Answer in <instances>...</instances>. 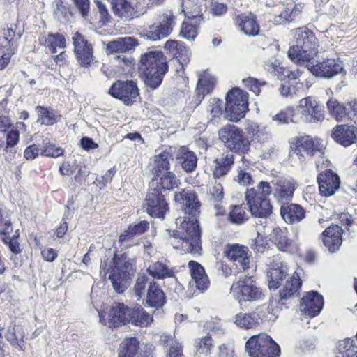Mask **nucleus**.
<instances>
[{"instance_id": "24", "label": "nucleus", "mask_w": 357, "mask_h": 357, "mask_svg": "<svg viewBox=\"0 0 357 357\" xmlns=\"http://www.w3.org/2000/svg\"><path fill=\"white\" fill-rule=\"evenodd\" d=\"M173 160L172 155L167 151H162L158 155H155L152 174L153 178L150 183V188H155L158 183V176L167 172L169 170V161Z\"/></svg>"}, {"instance_id": "19", "label": "nucleus", "mask_w": 357, "mask_h": 357, "mask_svg": "<svg viewBox=\"0 0 357 357\" xmlns=\"http://www.w3.org/2000/svg\"><path fill=\"white\" fill-rule=\"evenodd\" d=\"M343 230L337 225L328 227L321 234V238L324 246L334 252L339 250L342 243Z\"/></svg>"}, {"instance_id": "55", "label": "nucleus", "mask_w": 357, "mask_h": 357, "mask_svg": "<svg viewBox=\"0 0 357 357\" xmlns=\"http://www.w3.org/2000/svg\"><path fill=\"white\" fill-rule=\"evenodd\" d=\"M222 108L223 102L222 100L213 98L209 100L206 109L211 116V121L217 122V120L223 114Z\"/></svg>"}, {"instance_id": "5", "label": "nucleus", "mask_w": 357, "mask_h": 357, "mask_svg": "<svg viewBox=\"0 0 357 357\" xmlns=\"http://www.w3.org/2000/svg\"><path fill=\"white\" fill-rule=\"evenodd\" d=\"M307 28H300L297 30L296 45L291 46L288 51L289 58L296 62L301 66H305L312 72V32L307 31Z\"/></svg>"}, {"instance_id": "64", "label": "nucleus", "mask_w": 357, "mask_h": 357, "mask_svg": "<svg viewBox=\"0 0 357 357\" xmlns=\"http://www.w3.org/2000/svg\"><path fill=\"white\" fill-rule=\"evenodd\" d=\"M13 231L10 219L3 217V209L0 207V235H6Z\"/></svg>"}, {"instance_id": "42", "label": "nucleus", "mask_w": 357, "mask_h": 357, "mask_svg": "<svg viewBox=\"0 0 357 357\" xmlns=\"http://www.w3.org/2000/svg\"><path fill=\"white\" fill-rule=\"evenodd\" d=\"M272 231L274 234V242L279 250L287 252L297 250L296 243L289 239L286 231L280 228H275Z\"/></svg>"}, {"instance_id": "9", "label": "nucleus", "mask_w": 357, "mask_h": 357, "mask_svg": "<svg viewBox=\"0 0 357 357\" xmlns=\"http://www.w3.org/2000/svg\"><path fill=\"white\" fill-rule=\"evenodd\" d=\"M113 264L109 278L114 289L118 293H123L127 289L130 276L135 271L134 260L119 259L114 261Z\"/></svg>"}, {"instance_id": "62", "label": "nucleus", "mask_w": 357, "mask_h": 357, "mask_svg": "<svg viewBox=\"0 0 357 357\" xmlns=\"http://www.w3.org/2000/svg\"><path fill=\"white\" fill-rule=\"evenodd\" d=\"M208 197L213 204H220L224 198L222 185L220 183H215L209 189Z\"/></svg>"}, {"instance_id": "35", "label": "nucleus", "mask_w": 357, "mask_h": 357, "mask_svg": "<svg viewBox=\"0 0 357 357\" xmlns=\"http://www.w3.org/2000/svg\"><path fill=\"white\" fill-rule=\"evenodd\" d=\"M159 342L166 347V357H183V347L175 339L174 335L162 333Z\"/></svg>"}, {"instance_id": "15", "label": "nucleus", "mask_w": 357, "mask_h": 357, "mask_svg": "<svg viewBox=\"0 0 357 357\" xmlns=\"http://www.w3.org/2000/svg\"><path fill=\"white\" fill-rule=\"evenodd\" d=\"M147 213L152 217L164 218L168 211V204L160 189L151 188L144 201Z\"/></svg>"}, {"instance_id": "33", "label": "nucleus", "mask_w": 357, "mask_h": 357, "mask_svg": "<svg viewBox=\"0 0 357 357\" xmlns=\"http://www.w3.org/2000/svg\"><path fill=\"white\" fill-rule=\"evenodd\" d=\"M176 159L182 169L186 172H193L197 167V157L196 154L185 146L179 149L176 154Z\"/></svg>"}, {"instance_id": "47", "label": "nucleus", "mask_w": 357, "mask_h": 357, "mask_svg": "<svg viewBox=\"0 0 357 357\" xmlns=\"http://www.w3.org/2000/svg\"><path fill=\"white\" fill-rule=\"evenodd\" d=\"M147 271L151 276L156 279L175 277L174 272L172 268H168L165 264L159 261L150 266Z\"/></svg>"}, {"instance_id": "13", "label": "nucleus", "mask_w": 357, "mask_h": 357, "mask_svg": "<svg viewBox=\"0 0 357 357\" xmlns=\"http://www.w3.org/2000/svg\"><path fill=\"white\" fill-rule=\"evenodd\" d=\"M20 37V33H16L12 27L4 29L0 35V70L4 69L10 63L17 48L16 40Z\"/></svg>"}, {"instance_id": "16", "label": "nucleus", "mask_w": 357, "mask_h": 357, "mask_svg": "<svg viewBox=\"0 0 357 357\" xmlns=\"http://www.w3.org/2000/svg\"><path fill=\"white\" fill-rule=\"evenodd\" d=\"M319 194L323 197L333 195L340 187V176L331 169L321 171L317 177Z\"/></svg>"}, {"instance_id": "11", "label": "nucleus", "mask_w": 357, "mask_h": 357, "mask_svg": "<svg viewBox=\"0 0 357 357\" xmlns=\"http://www.w3.org/2000/svg\"><path fill=\"white\" fill-rule=\"evenodd\" d=\"M176 25V17L172 12L167 11L159 16V24H153L144 31L145 36L153 41L167 37Z\"/></svg>"}, {"instance_id": "53", "label": "nucleus", "mask_w": 357, "mask_h": 357, "mask_svg": "<svg viewBox=\"0 0 357 357\" xmlns=\"http://www.w3.org/2000/svg\"><path fill=\"white\" fill-rule=\"evenodd\" d=\"M149 280L147 275L140 274L138 275L136 282L132 289V295L137 300H140L147 293Z\"/></svg>"}, {"instance_id": "29", "label": "nucleus", "mask_w": 357, "mask_h": 357, "mask_svg": "<svg viewBox=\"0 0 357 357\" xmlns=\"http://www.w3.org/2000/svg\"><path fill=\"white\" fill-rule=\"evenodd\" d=\"M145 301L147 305L156 308L163 306L166 302L163 291L153 280L149 283Z\"/></svg>"}, {"instance_id": "26", "label": "nucleus", "mask_w": 357, "mask_h": 357, "mask_svg": "<svg viewBox=\"0 0 357 357\" xmlns=\"http://www.w3.org/2000/svg\"><path fill=\"white\" fill-rule=\"evenodd\" d=\"M255 172L250 161L243 156L241 158V165H238L237 167V173L234 176V180L241 185H251L255 183Z\"/></svg>"}, {"instance_id": "2", "label": "nucleus", "mask_w": 357, "mask_h": 357, "mask_svg": "<svg viewBox=\"0 0 357 357\" xmlns=\"http://www.w3.org/2000/svg\"><path fill=\"white\" fill-rule=\"evenodd\" d=\"M100 322L109 328L118 327L126 323L141 327L149 325L152 317L139 305L128 306L121 303H115L107 314L99 313Z\"/></svg>"}, {"instance_id": "39", "label": "nucleus", "mask_w": 357, "mask_h": 357, "mask_svg": "<svg viewBox=\"0 0 357 357\" xmlns=\"http://www.w3.org/2000/svg\"><path fill=\"white\" fill-rule=\"evenodd\" d=\"M301 287L300 273L296 271L293 275L286 281L283 288L280 291L281 300H287L296 295Z\"/></svg>"}, {"instance_id": "46", "label": "nucleus", "mask_w": 357, "mask_h": 357, "mask_svg": "<svg viewBox=\"0 0 357 357\" xmlns=\"http://www.w3.org/2000/svg\"><path fill=\"white\" fill-rule=\"evenodd\" d=\"M300 120L311 122L312 120V97L307 96L300 100L297 106Z\"/></svg>"}, {"instance_id": "40", "label": "nucleus", "mask_w": 357, "mask_h": 357, "mask_svg": "<svg viewBox=\"0 0 357 357\" xmlns=\"http://www.w3.org/2000/svg\"><path fill=\"white\" fill-rule=\"evenodd\" d=\"M206 0H183L182 8L186 17L191 20L203 19L202 7Z\"/></svg>"}, {"instance_id": "3", "label": "nucleus", "mask_w": 357, "mask_h": 357, "mask_svg": "<svg viewBox=\"0 0 357 357\" xmlns=\"http://www.w3.org/2000/svg\"><path fill=\"white\" fill-rule=\"evenodd\" d=\"M139 70L144 75L145 84L155 89L161 84L168 66L162 52L151 51L142 56Z\"/></svg>"}, {"instance_id": "4", "label": "nucleus", "mask_w": 357, "mask_h": 357, "mask_svg": "<svg viewBox=\"0 0 357 357\" xmlns=\"http://www.w3.org/2000/svg\"><path fill=\"white\" fill-rule=\"evenodd\" d=\"M271 192L272 188L266 181H260L257 188H252L246 190L245 199L253 216L266 218L271 214L273 206L267 198Z\"/></svg>"}, {"instance_id": "1", "label": "nucleus", "mask_w": 357, "mask_h": 357, "mask_svg": "<svg viewBox=\"0 0 357 357\" xmlns=\"http://www.w3.org/2000/svg\"><path fill=\"white\" fill-rule=\"evenodd\" d=\"M174 199L176 203L183 206L185 218L179 227V230H167L170 236L180 240L179 246L184 250L192 254L199 253L201 250L200 230L197 224L200 204L197 197L191 190L175 192ZM176 248L178 245L176 246Z\"/></svg>"}, {"instance_id": "7", "label": "nucleus", "mask_w": 357, "mask_h": 357, "mask_svg": "<svg viewBox=\"0 0 357 357\" xmlns=\"http://www.w3.org/2000/svg\"><path fill=\"white\" fill-rule=\"evenodd\" d=\"M218 135L229 152L244 155L250 151V141L238 128L231 125L226 126L219 130Z\"/></svg>"}, {"instance_id": "30", "label": "nucleus", "mask_w": 357, "mask_h": 357, "mask_svg": "<svg viewBox=\"0 0 357 357\" xmlns=\"http://www.w3.org/2000/svg\"><path fill=\"white\" fill-rule=\"evenodd\" d=\"M245 130L252 141L265 143L271 138V134L266 127L251 121H246Z\"/></svg>"}, {"instance_id": "48", "label": "nucleus", "mask_w": 357, "mask_h": 357, "mask_svg": "<svg viewBox=\"0 0 357 357\" xmlns=\"http://www.w3.org/2000/svg\"><path fill=\"white\" fill-rule=\"evenodd\" d=\"M24 333L20 326H10L6 334V340L15 347L22 350Z\"/></svg>"}, {"instance_id": "44", "label": "nucleus", "mask_w": 357, "mask_h": 357, "mask_svg": "<svg viewBox=\"0 0 357 357\" xmlns=\"http://www.w3.org/2000/svg\"><path fill=\"white\" fill-rule=\"evenodd\" d=\"M36 112L38 116L36 122L43 125L51 126L61 119V115L51 108L37 106Z\"/></svg>"}, {"instance_id": "8", "label": "nucleus", "mask_w": 357, "mask_h": 357, "mask_svg": "<svg viewBox=\"0 0 357 357\" xmlns=\"http://www.w3.org/2000/svg\"><path fill=\"white\" fill-rule=\"evenodd\" d=\"M230 293L238 302L261 301L264 297L263 291L257 285L251 277L241 275L238 281L234 282Z\"/></svg>"}, {"instance_id": "56", "label": "nucleus", "mask_w": 357, "mask_h": 357, "mask_svg": "<svg viewBox=\"0 0 357 357\" xmlns=\"http://www.w3.org/2000/svg\"><path fill=\"white\" fill-rule=\"evenodd\" d=\"M337 357H357V345L353 340L347 338L342 341Z\"/></svg>"}, {"instance_id": "37", "label": "nucleus", "mask_w": 357, "mask_h": 357, "mask_svg": "<svg viewBox=\"0 0 357 357\" xmlns=\"http://www.w3.org/2000/svg\"><path fill=\"white\" fill-rule=\"evenodd\" d=\"M280 214L287 223L301 221L305 216L303 208L298 204H291L280 207Z\"/></svg>"}, {"instance_id": "38", "label": "nucleus", "mask_w": 357, "mask_h": 357, "mask_svg": "<svg viewBox=\"0 0 357 357\" xmlns=\"http://www.w3.org/2000/svg\"><path fill=\"white\" fill-rule=\"evenodd\" d=\"M137 45V40L132 37L119 38L107 43L106 51L107 54L126 52Z\"/></svg>"}, {"instance_id": "32", "label": "nucleus", "mask_w": 357, "mask_h": 357, "mask_svg": "<svg viewBox=\"0 0 357 357\" xmlns=\"http://www.w3.org/2000/svg\"><path fill=\"white\" fill-rule=\"evenodd\" d=\"M342 66L333 59H327L314 65V75L332 77L341 72Z\"/></svg>"}, {"instance_id": "28", "label": "nucleus", "mask_w": 357, "mask_h": 357, "mask_svg": "<svg viewBox=\"0 0 357 357\" xmlns=\"http://www.w3.org/2000/svg\"><path fill=\"white\" fill-rule=\"evenodd\" d=\"M234 162V153L229 151L223 152L214 161L213 174L215 178H220L226 175L231 168Z\"/></svg>"}, {"instance_id": "50", "label": "nucleus", "mask_w": 357, "mask_h": 357, "mask_svg": "<svg viewBox=\"0 0 357 357\" xmlns=\"http://www.w3.org/2000/svg\"><path fill=\"white\" fill-rule=\"evenodd\" d=\"M158 183L155 185L156 189H160V191L163 190H172L178 187L179 180L172 172H165L164 174L158 176Z\"/></svg>"}, {"instance_id": "21", "label": "nucleus", "mask_w": 357, "mask_h": 357, "mask_svg": "<svg viewBox=\"0 0 357 357\" xmlns=\"http://www.w3.org/2000/svg\"><path fill=\"white\" fill-rule=\"evenodd\" d=\"M164 48L167 54L176 59L183 66L189 63L191 52L183 43L169 40L165 43Z\"/></svg>"}, {"instance_id": "36", "label": "nucleus", "mask_w": 357, "mask_h": 357, "mask_svg": "<svg viewBox=\"0 0 357 357\" xmlns=\"http://www.w3.org/2000/svg\"><path fill=\"white\" fill-rule=\"evenodd\" d=\"M268 341V335L266 333H259L252 335L245 344V351L250 357L261 356V350L264 344Z\"/></svg>"}, {"instance_id": "22", "label": "nucleus", "mask_w": 357, "mask_h": 357, "mask_svg": "<svg viewBox=\"0 0 357 357\" xmlns=\"http://www.w3.org/2000/svg\"><path fill=\"white\" fill-rule=\"evenodd\" d=\"M287 271V264H283L278 259H273L267 273V277L269 278L268 280L269 289H278L281 281L286 277Z\"/></svg>"}, {"instance_id": "49", "label": "nucleus", "mask_w": 357, "mask_h": 357, "mask_svg": "<svg viewBox=\"0 0 357 357\" xmlns=\"http://www.w3.org/2000/svg\"><path fill=\"white\" fill-rule=\"evenodd\" d=\"M294 152L303 158L305 154L310 158L312 155V138L309 135L299 137L296 141Z\"/></svg>"}, {"instance_id": "52", "label": "nucleus", "mask_w": 357, "mask_h": 357, "mask_svg": "<svg viewBox=\"0 0 357 357\" xmlns=\"http://www.w3.org/2000/svg\"><path fill=\"white\" fill-rule=\"evenodd\" d=\"M52 53L56 52V48H64L66 46V38L64 36L56 33L48 34L42 42Z\"/></svg>"}, {"instance_id": "45", "label": "nucleus", "mask_w": 357, "mask_h": 357, "mask_svg": "<svg viewBox=\"0 0 357 357\" xmlns=\"http://www.w3.org/2000/svg\"><path fill=\"white\" fill-rule=\"evenodd\" d=\"M139 348L136 337L125 338L120 344L119 357H135Z\"/></svg>"}, {"instance_id": "17", "label": "nucleus", "mask_w": 357, "mask_h": 357, "mask_svg": "<svg viewBox=\"0 0 357 357\" xmlns=\"http://www.w3.org/2000/svg\"><path fill=\"white\" fill-rule=\"evenodd\" d=\"M72 40L76 59L82 66L87 67L93 60L91 44L79 32L74 33Z\"/></svg>"}, {"instance_id": "60", "label": "nucleus", "mask_w": 357, "mask_h": 357, "mask_svg": "<svg viewBox=\"0 0 357 357\" xmlns=\"http://www.w3.org/2000/svg\"><path fill=\"white\" fill-rule=\"evenodd\" d=\"M266 344H264L261 352V356L257 357H279L280 355V348L278 344H276L273 340L268 336V341Z\"/></svg>"}, {"instance_id": "10", "label": "nucleus", "mask_w": 357, "mask_h": 357, "mask_svg": "<svg viewBox=\"0 0 357 357\" xmlns=\"http://www.w3.org/2000/svg\"><path fill=\"white\" fill-rule=\"evenodd\" d=\"M111 8L114 15L121 20L131 21L146 13V8L140 2L130 0H111Z\"/></svg>"}, {"instance_id": "43", "label": "nucleus", "mask_w": 357, "mask_h": 357, "mask_svg": "<svg viewBox=\"0 0 357 357\" xmlns=\"http://www.w3.org/2000/svg\"><path fill=\"white\" fill-rule=\"evenodd\" d=\"M301 321L303 326H308L312 318V291H309L300 303Z\"/></svg>"}, {"instance_id": "51", "label": "nucleus", "mask_w": 357, "mask_h": 357, "mask_svg": "<svg viewBox=\"0 0 357 357\" xmlns=\"http://www.w3.org/2000/svg\"><path fill=\"white\" fill-rule=\"evenodd\" d=\"M215 79L211 77L204 75L199 77L196 89L197 96L199 102L204 98L206 94L208 93L213 89Z\"/></svg>"}, {"instance_id": "41", "label": "nucleus", "mask_w": 357, "mask_h": 357, "mask_svg": "<svg viewBox=\"0 0 357 357\" xmlns=\"http://www.w3.org/2000/svg\"><path fill=\"white\" fill-rule=\"evenodd\" d=\"M259 308H256L252 312H240L234 317V324L241 328H252L259 324V319H261L258 313Z\"/></svg>"}, {"instance_id": "61", "label": "nucleus", "mask_w": 357, "mask_h": 357, "mask_svg": "<svg viewBox=\"0 0 357 357\" xmlns=\"http://www.w3.org/2000/svg\"><path fill=\"white\" fill-rule=\"evenodd\" d=\"M63 153V150L60 147H56L54 144L51 143H43V148L41 149L40 155L56 158Z\"/></svg>"}, {"instance_id": "25", "label": "nucleus", "mask_w": 357, "mask_h": 357, "mask_svg": "<svg viewBox=\"0 0 357 357\" xmlns=\"http://www.w3.org/2000/svg\"><path fill=\"white\" fill-rule=\"evenodd\" d=\"M188 268L192 280L197 289L202 291L206 290L210 282L204 267L198 262L190 261Z\"/></svg>"}, {"instance_id": "34", "label": "nucleus", "mask_w": 357, "mask_h": 357, "mask_svg": "<svg viewBox=\"0 0 357 357\" xmlns=\"http://www.w3.org/2000/svg\"><path fill=\"white\" fill-rule=\"evenodd\" d=\"M294 190V183L291 180L281 178L276 183L274 197L278 202H287L292 198Z\"/></svg>"}, {"instance_id": "20", "label": "nucleus", "mask_w": 357, "mask_h": 357, "mask_svg": "<svg viewBox=\"0 0 357 357\" xmlns=\"http://www.w3.org/2000/svg\"><path fill=\"white\" fill-rule=\"evenodd\" d=\"M149 228V223L146 220L134 222L120 235L119 242L126 248L138 244V241L134 239L135 236L142 235Z\"/></svg>"}, {"instance_id": "58", "label": "nucleus", "mask_w": 357, "mask_h": 357, "mask_svg": "<svg viewBox=\"0 0 357 357\" xmlns=\"http://www.w3.org/2000/svg\"><path fill=\"white\" fill-rule=\"evenodd\" d=\"M273 121H277L279 124H287L289 121L296 123L297 121L294 119V107H287L284 109L281 110L273 117Z\"/></svg>"}, {"instance_id": "23", "label": "nucleus", "mask_w": 357, "mask_h": 357, "mask_svg": "<svg viewBox=\"0 0 357 357\" xmlns=\"http://www.w3.org/2000/svg\"><path fill=\"white\" fill-rule=\"evenodd\" d=\"M355 128L354 126L337 125L333 129L332 137L337 143L347 147L357 142Z\"/></svg>"}, {"instance_id": "27", "label": "nucleus", "mask_w": 357, "mask_h": 357, "mask_svg": "<svg viewBox=\"0 0 357 357\" xmlns=\"http://www.w3.org/2000/svg\"><path fill=\"white\" fill-rule=\"evenodd\" d=\"M236 24L240 30L248 36H256L259 34V25L256 21V16L252 13L238 15Z\"/></svg>"}, {"instance_id": "31", "label": "nucleus", "mask_w": 357, "mask_h": 357, "mask_svg": "<svg viewBox=\"0 0 357 357\" xmlns=\"http://www.w3.org/2000/svg\"><path fill=\"white\" fill-rule=\"evenodd\" d=\"M268 221L265 219L259 220V223H257L256 231L257 237L252 240L250 243L251 248L258 252H263L266 245V238L271 230V227L267 226Z\"/></svg>"}, {"instance_id": "18", "label": "nucleus", "mask_w": 357, "mask_h": 357, "mask_svg": "<svg viewBox=\"0 0 357 357\" xmlns=\"http://www.w3.org/2000/svg\"><path fill=\"white\" fill-rule=\"evenodd\" d=\"M227 257L236 267L246 270L250 267V253L248 247L234 244L228 246Z\"/></svg>"}, {"instance_id": "63", "label": "nucleus", "mask_w": 357, "mask_h": 357, "mask_svg": "<svg viewBox=\"0 0 357 357\" xmlns=\"http://www.w3.org/2000/svg\"><path fill=\"white\" fill-rule=\"evenodd\" d=\"M213 348V341L211 337L205 336L199 339L196 343L197 352L200 354L207 355Z\"/></svg>"}, {"instance_id": "6", "label": "nucleus", "mask_w": 357, "mask_h": 357, "mask_svg": "<svg viewBox=\"0 0 357 357\" xmlns=\"http://www.w3.org/2000/svg\"><path fill=\"white\" fill-rule=\"evenodd\" d=\"M225 118L237 122L248 110V93L239 88L229 91L225 98Z\"/></svg>"}, {"instance_id": "57", "label": "nucleus", "mask_w": 357, "mask_h": 357, "mask_svg": "<svg viewBox=\"0 0 357 357\" xmlns=\"http://www.w3.org/2000/svg\"><path fill=\"white\" fill-rule=\"evenodd\" d=\"M199 26L197 24H192L188 22L182 23L180 36L188 40H193L198 34Z\"/></svg>"}, {"instance_id": "59", "label": "nucleus", "mask_w": 357, "mask_h": 357, "mask_svg": "<svg viewBox=\"0 0 357 357\" xmlns=\"http://www.w3.org/2000/svg\"><path fill=\"white\" fill-rule=\"evenodd\" d=\"M52 6L54 14L59 21L63 22L68 20L70 13L68 9L63 5L62 0H53Z\"/></svg>"}, {"instance_id": "54", "label": "nucleus", "mask_w": 357, "mask_h": 357, "mask_svg": "<svg viewBox=\"0 0 357 357\" xmlns=\"http://www.w3.org/2000/svg\"><path fill=\"white\" fill-rule=\"evenodd\" d=\"M228 220L234 224L241 225L248 220V215L245 211V207L242 205H235L231 206V210L228 215Z\"/></svg>"}, {"instance_id": "12", "label": "nucleus", "mask_w": 357, "mask_h": 357, "mask_svg": "<svg viewBox=\"0 0 357 357\" xmlns=\"http://www.w3.org/2000/svg\"><path fill=\"white\" fill-rule=\"evenodd\" d=\"M109 93L126 105H132L139 95L137 84L132 80L116 81L110 87Z\"/></svg>"}, {"instance_id": "14", "label": "nucleus", "mask_w": 357, "mask_h": 357, "mask_svg": "<svg viewBox=\"0 0 357 357\" xmlns=\"http://www.w3.org/2000/svg\"><path fill=\"white\" fill-rule=\"evenodd\" d=\"M327 107L331 114L337 121L349 119L357 125V100L354 99L343 105L331 98L327 102Z\"/></svg>"}]
</instances>
